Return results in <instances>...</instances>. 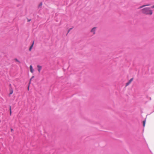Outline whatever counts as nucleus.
<instances>
[{"label": "nucleus", "mask_w": 154, "mask_h": 154, "mask_svg": "<svg viewBox=\"0 0 154 154\" xmlns=\"http://www.w3.org/2000/svg\"><path fill=\"white\" fill-rule=\"evenodd\" d=\"M142 13L144 14L150 16L153 14V11L149 7H145L141 10Z\"/></svg>", "instance_id": "f257e3e1"}, {"label": "nucleus", "mask_w": 154, "mask_h": 154, "mask_svg": "<svg viewBox=\"0 0 154 154\" xmlns=\"http://www.w3.org/2000/svg\"><path fill=\"white\" fill-rule=\"evenodd\" d=\"M96 29V27H94L91 30V32L92 33L93 35L95 34Z\"/></svg>", "instance_id": "f03ea898"}, {"label": "nucleus", "mask_w": 154, "mask_h": 154, "mask_svg": "<svg viewBox=\"0 0 154 154\" xmlns=\"http://www.w3.org/2000/svg\"><path fill=\"white\" fill-rule=\"evenodd\" d=\"M133 78H132L126 84V86H127L133 80Z\"/></svg>", "instance_id": "7ed1b4c3"}, {"label": "nucleus", "mask_w": 154, "mask_h": 154, "mask_svg": "<svg viewBox=\"0 0 154 154\" xmlns=\"http://www.w3.org/2000/svg\"><path fill=\"white\" fill-rule=\"evenodd\" d=\"M150 5L149 4L146 5H142L140 6L138 8V9L142 8L145 6H149Z\"/></svg>", "instance_id": "20e7f679"}, {"label": "nucleus", "mask_w": 154, "mask_h": 154, "mask_svg": "<svg viewBox=\"0 0 154 154\" xmlns=\"http://www.w3.org/2000/svg\"><path fill=\"white\" fill-rule=\"evenodd\" d=\"M29 68H30V72L32 73H33V72H34V70L33 69L32 66L31 65H30V67H29Z\"/></svg>", "instance_id": "39448f33"}, {"label": "nucleus", "mask_w": 154, "mask_h": 154, "mask_svg": "<svg viewBox=\"0 0 154 154\" xmlns=\"http://www.w3.org/2000/svg\"><path fill=\"white\" fill-rule=\"evenodd\" d=\"M37 67L38 71L39 72H40L42 69V66L39 65H38Z\"/></svg>", "instance_id": "423d86ee"}, {"label": "nucleus", "mask_w": 154, "mask_h": 154, "mask_svg": "<svg viewBox=\"0 0 154 154\" xmlns=\"http://www.w3.org/2000/svg\"><path fill=\"white\" fill-rule=\"evenodd\" d=\"M9 91H10V93H9V95H10L12 94L13 93V89L12 88H10Z\"/></svg>", "instance_id": "0eeeda50"}, {"label": "nucleus", "mask_w": 154, "mask_h": 154, "mask_svg": "<svg viewBox=\"0 0 154 154\" xmlns=\"http://www.w3.org/2000/svg\"><path fill=\"white\" fill-rule=\"evenodd\" d=\"M34 44V41H33V43H32V45H31L30 46V48H29V51H31V49H32V47H33V46Z\"/></svg>", "instance_id": "6e6552de"}, {"label": "nucleus", "mask_w": 154, "mask_h": 154, "mask_svg": "<svg viewBox=\"0 0 154 154\" xmlns=\"http://www.w3.org/2000/svg\"><path fill=\"white\" fill-rule=\"evenodd\" d=\"M145 122H146V120H144L143 122V125L144 127L145 126Z\"/></svg>", "instance_id": "1a4fd4ad"}, {"label": "nucleus", "mask_w": 154, "mask_h": 154, "mask_svg": "<svg viewBox=\"0 0 154 154\" xmlns=\"http://www.w3.org/2000/svg\"><path fill=\"white\" fill-rule=\"evenodd\" d=\"M14 60L18 62L19 63H20V62L19 60H18L17 58H15L14 59Z\"/></svg>", "instance_id": "9d476101"}, {"label": "nucleus", "mask_w": 154, "mask_h": 154, "mask_svg": "<svg viewBox=\"0 0 154 154\" xmlns=\"http://www.w3.org/2000/svg\"><path fill=\"white\" fill-rule=\"evenodd\" d=\"M10 115H11V107H10Z\"/></svg>", "instance_id": "9b49d317"}, {"label": "nucleus", "mask_w": 154, "mask_h": 154, "mask_svg": "<svg viewBox=\"0 0 154 154\" xmlns=\"http://www.w3.org/2000/svg\"><path fill=\"white\" fill-rule=\"evenodd\" d=\"M72 29V28H71L70 29H69L68 30V33L69 31H70V30Z\"/></svg>", "instance_id": "f8f14e48"}, {"label": "nucleus", "mask_w": 154, "mask_h": 154, "mask_svg": "<svg viewBox=\"0 0 154 154\" xmlns=\"http://www.w3.org/2000/svg\"><path fill=\"white\" fill-rule=\"evenodd\" d=\"M151 8H154V5L152 6H151Z\"/></svg>", "instance_id": "ddd939ff"}, {"label": "nucleus", "mask_w": 154, "mask_h": 154, "mask_svg": "<svg viewBox=\"0 0 154 154\" xmlns=\"http://www.w3.org/2000/svg\"><path fill=\"white\" fill-rule=\"evenodd\" d=\"M11 132H13V131H14L13 129H12V128H11Z\"/></svg>", "instance_id": "4468645a"}, {"label": "nucleus", "mask_w": 154, "mask_h": 154, "mask_svg": "<svg viewBox=\"0 0 154 154\" xmlns=\"http://www.w3.org/2000/svg\"><path fill=\"white\" fill-rule=\"evenodd\" d=\"M34 78V76H32V77L31 79H30V80H31V79L32 78Z\"/></svg>", "instance_id": "2eb2a0df"}, {"label": "nucleus", "mask_w": 154, "mask_h": 154, "mask_svg": "<svg viewBox=\"0 0 154 154\" xmlns=\"http://www.w3.org/2000/svg\"><path fill=\"white\" fill-rule=\"evenodd\" d=\"M28 90H29V87H28Z\"/></svg>", "instance_id": "dca6fc26"}, {"label": "nucleus", "mask_w": 154, "mask_h": 154, "mask_svg": "<svg viewBox=\"0 0 154 154\" xmlns=\"http://www.w3.org/2000/svg\"><path fill=\"white\" fill-rule=\"evenodd\" d=\"M42 5V4H40V6H41Z\"/></svg>", "instance_id": "f3484780"}, {"label": "nucleus", "mask_w": 154, "mask_h": 154, "mask_svg": "<svg viewBox=\"0 0 154 154\" xmlns=\"http://www.w3.org/2000/svg\"><path fill=\"white\" fill-rule=\"evenodd\" d=\"M30 20H29L28 21H30Z\"/></svg>", "instance_id": "a211bd4d"}]
</instances>
